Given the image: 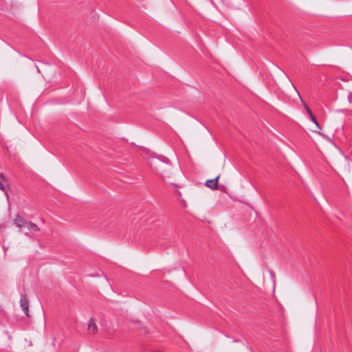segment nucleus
I'll return each instance as SVG.
<instances>
[{
	"instance_id": "423d86ee",
	"label": "nucleus",
	"mask_w": 352,
	"mask_h": 352,
	"mask_svg": "<svg viewBox=\"0 0 352 352\" xmlns=\"http://www.w3.org/2000/svg\"><path fill=\"white\" fill-rule=\"evenodd\" d=\"M25 228L28 230V231H29L28 232L30 234V232H35L40 231V228H38V226L36 223H34L30 221H29L28 222Z\"/></svg>"
},
{
	"instance_id": "6e6552de",
	"label": "nucleus",
	"mask_w": 352,
	"mask_h": 352,
	"mask_svg": "<svg viewBox=\"0 0 352 352\" xmlns=\"http://www.w3.org/2000/svg\"><path fill=\"white\" fill-rule=\"evenodd\" d=\"M315 132H317L320 135H321L322 137L326 138L327 140H328L329 142H332L331 139L328 137L327 135H324V133L320 132V131H314Z\"/></svg>"
},
{
	"instance_id": "39448f33",
	"label": "nucleus",
	"mask_w": 352,
	"mask_h": 352,
	"mask_svg": "<svg viewBox=\"0 0 352 352\" xmlns=\"http://www.w3.org/2000/svg\"><path fill=\"white\" fill-rule=\"evenodd\" d=\"M98 328L94 318H91L88 323V331L89 333L94 334L97 332Z\"/></svg>"
},
{
	"instance_id": "f03ea898",
	"label": "nucleus",
	"mask_w": 352,
	"mask_h": 352,
	"mask_svg": "<svg viewBox=\"0 0 352 352\" xmlns=\"http://www.w3.org/2000/svg\"><path fill=\"white\" fill-rule=\"evenodd\" d=\"M301 101H302V103L305 107V109H306V111L307 112L311 120L315 124L316 128L320 131L322 129L321 126H320V124H318L316 118H315V116H314L312 111H311V109H309V107H308V105L302 100V98L300 97Z\"/></svg>"
},
{
	"instance_id": "7ed1b4c3",
	"label": "nucleus",
	"mask_w": 352,
	"mask_h": 352,
	"mask_svg": "<svg viewBox=\"0 0 352 352\" xmlns=\"http://www.w3.org/2000/svg\"><path fill=\"white\" fill-rule=\"evenodd\" d=\"M20 304L22 310L27 316H29V302L25 295L22 294L21 296Z\"/></svg>"
},
{
	"instance_id": "1a4fd4ad",
	"label": "nucleus",
	"mask_w": 352,
	"mask_h": 352,
	"mask_svg": "<svg viewBox=\"0 0 352 352\" xmlns=\"http://www.w3.org/2000/svg\"><path fill=\"white\" fill-rule=\"evenodd\" d=\"M349 101L352 104V94L349 96Z\"/></svg>"
},
{
	"instance_id": "0eeeda50",
	"label": "nucleus",
	"mask_w": 352,
	"mask_h": 352,
	"mask_svg": "<svg viewBox=\"0 0 352 352\" xmlns=\"http://www.w3.org/2000/svg\"><path fill=\"white\" fill-rule=\"evenodd\" d=\"M6 182V181L5 177L3 175V174H0V189L3 192H6V187L4 185V182Z\"/></svg>"
},
{
	"instance_id": "f257e3e1",
	"label": "nucleus",
	"mask_w": 352,
	"mask_h": 352,
	"mask_svg": "<svg viewBox=\"0 0 352 352\" xmlns=\"http://www.w3.org/2000/svg\"><path fill=\"white\" fill-rule=\"evenodd\" d=\"M13 222L14 225L19 228V232H23L24 234L28 237L32 236L29 232L24 231V228L26 227L28 221H26L22 216H21L19 214H16L14 219H13Z\"/></svg>"
},
{
	"instance_id": "20e7f679",
	"label": "nucleus",
	"mask_w": 352,
	"mask_h": 352,
	"mask_svg": "<svg viewBox=\"0 0 352 352\" xmlns=\"http://www.w3.org/2000/svg\"><path fill=\"white\" fill-rule=\"evenodd\" d=\"M220 177V175H219L216 178L213 179H208L206 182V186L212 189V190H217L218 188V180Z\"/></svg>"
}]
</instances>
